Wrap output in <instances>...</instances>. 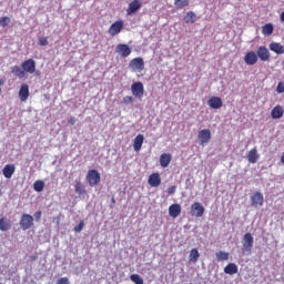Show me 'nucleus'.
Returning a JSON list of instances; mask_svg holds the SVG:
<instances>
[{
  "instance_id": "nucleus-6",
  "label": "nucleus",
  "mask_w": 284,
  "mask_h": 284,
  "mask_svg": "<svg viewBox=\"0 0 284 284\" xmlns=\"http://www.w3.org/2000/svg\"><path fill=\"white\" fill-rule=\"evenodd\" d=\"M255 54H257V60L260 59V61H263L264 63L270 61V57H272L270 49L265 45L258 47Z\"/></svg>"
},
{
  "instance_id": "nucleus-48",
  "label": "nucleus",
  "mask_w": 284,
  "mask_h": 284,
  "mask_svg": "<svg viewBox=\"0 0 284 284\" xmlns=\"http://www.w3.org/2000/svg\"><path fill=\"white\" fill-rule=\"evenodd\" d=\"M3 195V192L1 191V189H0V196H2Z\"/></svg>"
},
{
  "instance_id": "nucleus-10",
  "label": "nucleus",
  "mask_w": 284,
  "mask_h": 284,
  "mask_svg": "<svg viewBox=\"0 0 284 284\" xmlns=\"http://www.w3.org/2000/svg\"><path fill=\"white\" fill-rule=\"evenodd\" d=\"M191 214L192 216H196V219H201L205 214V207L201 205V202H194L191 205Z\"/></svg>"
},
{
  "instance_id": "nucleus-26",
  "label": "nucleus",
  "mask_w": 284,
  "mask_h": 284,
  "mask_svg": "<svg viewBox=\"0 0 284 284\" xmlns=\"http://www.w3.org/2000/svg\"><path fill=\"white\" fill-rule=\"evenodd\" d=\"M11 72L14 77H18V79H23V77H26V72L23 71V68L19 65L12 67Z\"/></svg>"
},
{
  "instance_id": "nucleus-18",
  "label": "nucleus",
  "mask_w": 284,
  "mask_h": 284,
  "mask_svg": "<svg viewBox=\"0 0 284 284\" xmlns=\"http://www.w3.org/2000/svg\"><path fill=\"white\" fill-rule=\"evenodd\" d=\"M29 97H30V87H28V84H22L19 90L20 101H28Z\"/></svg>"
},
{
  "instance_id": "nucleus-33",
  "label": "nucleus",
  "mask_w": 284,
  "mask_h": 284,
  "mask_svg": "<svg viewBox=\"0 0 284 284\" xmlns=\"http://www.w3.org/2000/svg\"><path fill=\"white\" fill-rule=\"evenodd\" d=\"M43 187H45V183L41 180H37L34 183H33V190L36 192H43Z\"/></svg>"
},
{
  "instance_id": "nucleus-32",
  "label": "nucleus",
  "mask_w": 284,
  "mask_h": 284,
  "mask_svg": "<svg viewBox=\"0 0 284 284\" xmlns=\"http://www.w3.org/2000/svg\"><path fill=\"white\" fill-rule=\"evenodd\" d=\"M184 21L185 23H194L196 21V13H194L193 11L186 12Z\"/></svg>"
},
{
  "instance_id": "nucleus-25",
  "label": "nucleus",
  "mask_w": 284,
  "mask_h": 284,
  "mask_svg": "<svg viewBox=\"0 0 284 284\" xmlns=\"http://www.w3.org/2000/svg\"><path fill=\"white\" fill-rule=\"evenodd\" d=\"M224 274H239V266L235 263H229L225 267H224Z\"/></svg>"
},
{
  "instance_id": "nucleus-5",
  "label": "nucleus",
  "mask_w": 284,
  "mask_h": 284,
  "mask_svg": "<svg viewBox=\"0 0 284 284\" xmlns=\"http://www.w3.org/2000/svg\"><path fill=\"white\" fill-rule=\"evenodd\" d=\"M197 139L200 141V145H207L212 139V132L210 129H203L199 131Z\"/></svg>"
},
{
  "instance_id": "nucleus-24",
  "label": "nucleus",
  "mask_w": 284,
  "mask_h": 284,
  "mask_svg": "<svg viewBox=\"0 0 284 284\" xmlns=\"http://www.w3.org/2000/svg\"><path fill=\"white\" fill-rule=\"evenodd\" d=\"M258 159H260V155H258V151L256 150V148L248 151V154H247L248 163H256L258 161Z\"/></svg>"
},
{
  "instance_id": "nucleus-36",
  "label": "nucleus",
  "mask_w": 284,
  "mask_h": 284,
  "mask_svg": "<svg viewBox=\"0 0 284 284\" xmlns=\"http://www.w3.org/2000/svg\"><path fill=\"white\" fill-rule=\"evenodd\" d=\"M9 23H10V18L8 17L0 18V28H6V26H9Z\"/></svg>"
},
{
  "instance_id": "nucleus-42",
  "label": "nucleus",
  "mask_w": 284,
  "mask_h": 284,
  "mask_svg": "<svg viewBox=\"0 0 284 284\" xmlns=\"http://www.w3.org/2000/svg\"><path fill=\"white\" fill-rule=\"evenodd\" d=\"M68 123L69 125H74V123H77V119L74 116H71L69 120H68Z\"/></svg>"
},
{
  "instance_id": "nucleus-34",
  "label": "nucleus",
  "mask_w": 284,
  "mask_h": 284,
  "mask_svg": "<svg viewBox=\"0 0 284 284\" xmlns=\"http://www.w3.org/2000/svg\"><path fill=\"white\" fill-rule=\"evenodd\" d=\"M130 281H132V283H134V284H144L143 277H141V275H139V274H131Z\"/></svg>"
},
{
  "instance_id": "nucleus-39",
  "label": "nucleus",
  "mask_w": 284,
  "mask_h": 284,
  "mask_svg": "<svg viewBox=\"0 0 284 284\" xmlns=\"http://www.w3.org/2000/svg\"><path fill=\"white\" fill-rule=\"evenodd\" d=\"M276 92H277V94L284 93V82H278V84L276 87Z\"/></svg>"
},
{
  "instance_id": "nucleus-30",
  "label": "nucleus",
  "mask_w": 284,
  "mask_h": 284,
  "mask_svg": "<svg viewBox=\"0 0 284 284\" xmlns=\"http://www.w3.org/2000/svg\"><path fill=\"white\" fill-rule=\"evenodd\" d=\"M74 191H75L77 194H79L80 196L83 195V194H85V186L83 185V183H81V181H75Z\"/></svg>"
},
{
  "instance_id": "nucleus-38",
  "label": "nucleus",
  "mask_w": 284,
  "mask_h": 284,
  "mask_svg": "<svg viewBox=\"0 0 284 284\" xmlns=\"http://www.w3.org/2000/svg\"><path fill=\"white\" fill-rule=\"evenodd\" d=\"M84 227H85V222L80 221L79 224L74 227V232H82Z\"/></svg>"
},
{
  "instance_id": "nucleus-2",
  "label": "nucleus",
  "mask_w": 284,
  "mask_h": 284,
  "mask_svg": "<svg viewBox=\"0 0 284 284\" xmlns=\"http://www.w3.org/2000/svg\"><path fill=\"white\" fill-rule=\"evenodd\" d=\"M87 181L91 187H94V185H99L101 183V173L97 170H89L87 174Z\"/></svg>"
},
{
  "instance_id": "nucleus-35",
  "label": "nucleus",
  "mask_w": 284,
  "mask_h": 284,
  "mask_svg": "<svg viewBox=\"0 0 284 284\" xmlns=\"http://www.w3.org/2000/svg\"><path fill=\"white\" fill-rule=\"evenodd\" d=\"M175 8H186L190 6V0H174Z\"/></svg>"
},
{
  "instance_id": "nucleus-45",
  "label": "nucleus",
  "mask_w": 284,
  "mask_h": 284,
  "mask_svg": "<svg viewBox=\"0 0 284 284\" xmlns=\"http://www.w3.org/2000/svg\"><path fill=\"white\" fill-rule=\"evenodd\" d=\"M281 163L284 165V153L281 156Z\"/></svg>"
},
{
  "instance_id": "nucleus-19",
  "label": "nucleus",
  "mask_w": 284,
  "mask_h": 284,
  "mask_svg": "<svg viewBox=\"0 0 284 284\" xmlns=\"http://www.w3.org/2000/svg\"><path fill=\"white\" fill-rule=\"evenodd\" d=\"M16 166L14 164H7L4 165V168L2 169V174L4 176V179H12V175L16 172Z\"/></svg>"
},
{
  "instance_id": "nucleus-27",
  "label": "nucleus",
  "mask_w": 284,
  "mask_h": 284,
  "mask_svg": "<svg viewBox=\"0 0 284 284\" xmlns=\"http://www.w3.org/2000/svg\"><path fill=\"white\" fill-rule=\"evenodd\" d=\"M273 32H274V24L266 23L262 27V34H264V37H270L273 34Z\"/></svg>"
},
{
  "instance_id": "nucleus-40",
  "label": "nucleus",
  "mask_w": 284,
  "mask_h": 284,
  "mask_svg": "<svg viewBox=\"0 0 284 284\" xmlns=\"http://www.w3.org/2000/svg\"><path fill=\"white\" fill-rule=\"evenodd\" d=\"M48 38L47 37H40L39 38V45H41V47H45V45H48Z\"/></svg>"
},
{
  "instance_id": "nucleus-21",
  "label": "nucleus",
  "mask_w": 284,
  "mask_h": 284,
  "mask_svg": "<svg viewBox=\"0 0 284 284\" xmlns=\"http://www.w3.org/2000/svg\"><path fill=\"white\" fill-rule=\"evenodd\" d=\"M169 214L172 216V219H176L181 215V204H172L169 207Z\"/></svg>"
},
{
  "instance_id": "nucleus-13",
  "label": "nucleus",
  "mask_w": 284,
  "mask_h": 284,
  "mask_svg": "<svg viewBox=\"0 0 284 284\" xmlns=\"http://www.w3.org/2000/svg\"><path fill=\"white\" fill-rule=\"evenodd\" d=\"M116 54H120L123 59H126L129 54H132V49L128 44H118L115 48Z\"/></svg>"
},
{
  "instance_id": "nucleus-22",
  "label": "nucleus",
  "mask_w": 284,
  "mask_h": 284,
  "mask_svg": "<svg viewBox=\"0 0 284 284\" xmlns=\"http://www.w3.org/2000/svg\"><path fill=\"white\" fill-rule=\"evenodd\" d=\"M268 48L271 52H275V54H284V47L278 42H272Z\"/></svg>"
},
{
  "instance_id": "nucleus-9",
  "label": "nucleus",
  "mask_w": 284,
  "mask_h": 284,
  "mask_svg": "<svg viewBox=\"0 0 284 284\" xmlns=\"http://www.w3.org/2000/svg\"><path fill=\"white\" fill-rule=\"evenodd\" d=\"M34 225V217L30 214H22L20 219V226L22 230H30Z\"/></svg>"
},
{
  "instance_id": "nucleus-11",
  "label": "nucleus",
  "mask_w": 284,
  "mask_h": 284,
  "mask_svg": "<svg viewBox=\"0 0 284 284\" xmlns=\"http://www.w3.org/2000/svg\"><path fill=\"white\" fill-rule=\"evenodd\" d=\"M121 30H123V21L122 20H118L115 22H113L110 28H109V34L111 37H116V34L121 33Z\"/></svg>"
},
{
  "instance_id": "nucleus-20",
  "label": "nucleus",
  "mask_w": 284,
  "mask_h": 284,
  "mask_svg": "<svg viewBox=\"0 0 284 284\" xmlns=\"http://www.w3.org/2000/svg\"><path fill=\"white\" fill-rule=\"evenodd\" d=\"M172 163V154L163 153L160 155V165L161 168H168Z\"/></svg>"
},
{
  "instance_id": "nucleus-41",
  "label": "nucleus",
  "mask_w": 284,
  "mask_h": 284,
  "mask_svg": "<svg viewBox=\"0 0 284 284\" xmlns=\"http://www.w3.org/2000/svg\"><path fill=\"white\" fill-rule=\"evenodd\" d=\"M168 194L172 195V194H175L176 193V185H173V186H170L168 190H166Z\"/></svg>"
},
{
  "instance_id": "nucleus-28",
  "label": "nucleus",
  "mask_w": 284,
  "mask_h": 284,
  "mask_svg": "<svg viewBox=\"0 0 284 284\" xmlns=\"http://www.w3.org/2000/svg\"><path fill=\"white\" fill-rule=\"evenodd\" d=\"M12 227V224H10V221H8L7 217H1L0 219V230L1 232H8Z\"/></svg>"
},
{
  "instance_id": "nucleus-29",
  "label": "nucleus",
  "mask_w": 284,
  "mask_h": 284,
  "mask_svg": "<svg viewBox=\"0 0 284 284\" xmlns=\"http://www.w3.org/2000/svg\"><path fill=\"white\" fill-rule=\"evenodd\" d=\"M215 256H216V261H219V263L230 260V253H227L225 251L216 252Z\"/></svg>"
},
{
  "instance_id": "nucleus-23",
  "label": "nucleus",
  "mask_w": 284,
  "mask_h": 284,
  "mask_svg": "<svg viewBox=\"0 0 284 284\" xmlns=\"http://www.w3.org/2000/svg\"><path fill=\"white\" fill-rule=\"evenodd\" d=\"M283 114H284V110H283V106L281 105L274 106L271 111L272 119H282Z\"/></svg>"
},
{
  "instance_id": "nucleus-8",
  "label": "nucleus",
  "mask_w": 284,
  "mask_h": 284,
  "mask_svg": "<svg viewBox=\"0 0 284 284\" xmlns=\"http://www.w3.org/2000/svg\"><path fill=\"white\" fill-rule=\"evenodd\" d=\"M263 203H265V197L263 196V193L255 192L251 195L252 207H263Z\"/></svg>"
},
{
  "instance_id": "nucleus-31",
  "label": "nucleus",
  "mask_w": 284,
  "mask_h": 284,
  "mask_svg": "<svg viewBox=\"0 0 284 284\" xmlns=\"http://www.w3.org/2000/svg\"><path fill=\"white\" fill-rule=\"evenodd\" d=\"M200 257H201V253H199V250L192 248L190 252L191 263H197Z\"/></svg>"
},
{
  "instance_id": "nucleus-17",
  "label": "nucleus",
  "mask_w": 284,
  "mask_h": 284,
  "mask_svg": "<svg viewBox=\"0 0 284 284\" xmlns=\"http://www.w3.org/2000/svg\"><path fill=\"white\" fill-rule=\"evenodd\" d=\"M148 183L151 187H159L161 185V175L159 173H152L149 176Z\"/></svg>"
},
{
  "instance_id": "nucleus-7",
  "label": "nucleus",
  "mask_w": 284,
  "mask_h": 284,
  "mask_svg": "<svg viewBox=\"0 0 284 284\" xmlns=\"http://www.w3.org/2000/svg\"><path fill=\"white\" fill-rule=\"evenodd\" d=\"M131 92H132L133 97H135L136 99H143V94L145 92L143 82H134L131 85Z\"/></svg>"
},
{
  "instance_id": "nucleus-16",
  "label": "nucleus",
  "mask_w": 284,
  "mask_h": 284,
  "mask_svg": "<svg viewBox=\"0 0 284 284\" xmlns=\"http://www.w3.org/2000/svg\"><path fill=\"white\" fill-rule=\"evenodd\" d=\"M143 141H145V136L143 134H138L133 140V150L134 152H141L143 148Z\"/></svg>"
},
{
  "instance_id": "nucleus-14",
  "label": "nucleus",
  "mask_w": 284,
  "mask_h": 284,
  "mask_svg": "<svg viewBox=\"0 0 284 284\" xmlns=\"http://www.w3.org/2000/svg\"><path fill=\"white\" fill-rule=\"evenodd\" d=\"M142 6L143 4L141 3V0H133L128 6L126 14L132 16V14H134V12H139V10H141Z\"/></svg>"
},
{
  "instance_id": "nucleus-15",
  "label": "nucleus",
  "mask_w": 284,
  "mask_h": 284,
  "mask_svg": "<svg viewBox=\"0 0 284 284\" xmlns=\"http://www.w3.org/2000/svg\"><path fill=\"white\" fill-rule=\"evenodd\" d=\"M207 103L212 110H221L223 108V100L219 97H211Z\"/></svg>"
},
{
  "instance_id": "nucleus-46",
  "label": "nucleus",
  "mask_w": 284,
  "mask_h": 284,
  "mask_svg": "<svg viewBox=\"0 0 284 284\" xmlns=\"http://www.w3.org/2000/svg\"><path fill=\"white\" fill-rule=\"evenodd\" d=\"M3 83H6V80L0 79V85H3Z\"/></svg>"
},
{
  "instance_id": "nucleus-3",
  "label": "nucleus",
  "mask_w": 284,
  "mask_h": 284,
  "mask_svg": "<svg viewBox=\"0 0 284 284\" xmlns=\"http://www.w3.org/2000/svg\"><path fill=\"white\" fill-rule=\"evenodd\" d=\"M129 68L133 72H143V70H145V61H143V58L141 57L134 58L130 61Z\"/></svg>"
},
{
  "instance_id": "nucleus-44",
  "label": "nucleus",
  "mask_w": 284,
  "mask_h": 284,
  "mask_svg": "<svg viewBox=\"0 0 284 284\" xmlns=\"http://www.w3.org/2000/svg\"><path fill=\"white\" fill-rule=\"evenodd\" d=\"M280 19L284 23V11L281 13Z\"/></svg>"
},
{
  "instance_id": "nucleus-12",
  "label": "nucleus",
  "mask_w": 284,
  "mask_h": 284,
  "mask_svg": "<svg viewBox=\"0 0 284 284\" xmlns=\"http://www.w3.org/2000/svg\"><path fill=\"white\" fill-rule=\"evenodd\" d=\"M244 62L246 65H256L258 63V55L255 51H248L244 55Z\"/></svg>"
},
{
  "instance_id": "nucleus-49",
  "label": "nucleus",
  "mask_w": 284,
  "mask_h": 284,
  "mask_svg": "<svg viewBox=\"0 0 284 284\" xmlns=\"http://www.w3.org/2000/svg\"><path fill=\"white\" fill-rule=\"evenodd\" d=\"M0 94H1V88H0Z\"/></svg>"
},
{
  "instance_id": "nucleus-1",
  "label": "nucleus",
  "mask_w": 284,
  "mask_h": 284,
  "mask_svg": "<svg viewBox=\"0 0 284 284\" xmlns=\"http://www.w3.org/2000/svg\"><path fill=\"white\" fill-rule=\"evenodd\" d=\"M242 245L243 252H246V254H252V250L254 247V236H252V233H246L243 236Z\"/></svg>"
},
{
  "instance_id": "nucleus-4",
  "label": "nucleus",
  "mask_w": 284,
  "mask_h": 284,
  "mask_svg": "<svg viewBox=\"0 0 284 284\" xmlns=\"http://www.w3.org/2000/svg\"><path fill=\"white\" fill-rule=\"evenodd\" d=\"M21 68L28 74H34L37 72V62L33 59H28L21 63Z\"/></svg>"
},
{
  "instance_id": "nucleus-43",
  "label": "nucleus",
  "mask_w": 284,
  "mask_h": 284,
  "mask_svg": "<svg viewBox=\"0 0 284 284\" xmlns=\"http://www.w3.org/2000/svg\"><path fill=\"white\" fill-rule=\"evenodd\" d=\"M34 219H36V221H40L41 220V211H37L34 213Z\"/></svg>"
},
{
  "instance_id": "nucleus-37",
  "label": "nucleus",
  "mask_w": 284,
  "mask_h": 284,
  "mask_svg": "<svg viewBox=\"0 0 284 284\" xmlns=\"http://www.w3.org/2000/svg\"><path fill=\"white\" fill-rule=\"evenodd\" d=\"M122 103H124V105H130V103H134V98L126 95L122 99Z\"/></svg>"
},
{
  "instance_id": "nucleus-47",
  "label": "nucleus",
  "mask_w": 284,
  "mask_h": 284,
  "mask_svg": "<svg viewBox=\"0 0 284 284\" xmlns=\"http://www.w3.org/2000/svg\"><path fill=\"white\" fill-rule=\"evenodd\" d=\"M111 202L114 204V203H116V200H114V197H112Z\"/></svg>"
}]
</instances>
